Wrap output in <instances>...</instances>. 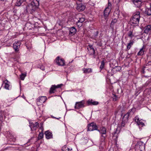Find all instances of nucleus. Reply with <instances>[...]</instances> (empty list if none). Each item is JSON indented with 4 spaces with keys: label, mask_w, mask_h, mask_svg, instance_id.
I'll use <instances>...</instances> for the list:
<instances>
[{
    "label": "nucleus",
    "mask_w": 151,
    "mask_h": 151,
    "mask_svg": "<svg viewBox=\"0 0 151 151\" xmlns=\"http://www.w3.org/2000/svg\"><path fill=\"white\" fill-rule=\"evenodd\" d=\"M39 5V1L37 0H33L30 5H28L27 4H24L22 5L21 7L22 8H23L24 11H26V12H27L30 9L31 10L32 12H33L35 10L36 8H37Z\"/></svg>",
    "instance_id": "f257e3e1"
},
{
    "label": "nucleus",
    "mask_w": 151,
    "mask_h": 151,
    "mask_svg": "<svg viewBox=\"0 0 151 151\" xmlns=\"http://www.w3.org/2000/svg\"><path fill=\"white\" fill-rule=\"evenodd\" d=\"M140 18V12H137L130 19V21L131 24H133L135 26L138 25L139 24Z\"/></svg>",
    "instance_id": "f03ea898"
},
{
    "label": "nucleus",
    "mask_w": 151,
    "mask_h": 151,
    "mask_svg": "<svg viewBox=\"0 0 151 151\" xmlns=\"http://www.w3.org/2000/svg\"><path fill=\"white\" fill-rule=\"evenodd\" d=\"M111 3L109 1L108 5L104 12V16L105 19L106 21L107 20V17L111 9Z\"/></svg>",
    "instance_id": "7ed1b4c3"
},
{
    "label": "nucleus",
    "mask_w": 151,
    "mask_h": 151,
    "mask_svg": "<svg viewBox=\"0 0 151 151\" xmlns=\"http://www.w3.org/2000/svg\"><path fill=\"white\" fill-rule=\"evenodd\" d=\"M145 143L141 141L138 142L135 147V151H142L145 149Z\"/></svg>",
    "instance_id": "20e7f679"
},
{
    "label": "nucleus",
    "mask_w": 151,
    "mask_h": 151,
    "mask_svg": "<svg viewBox=\"0 0 151 151\" xmlns=\"http://www.w3.org/2000/svg\"><path fill=\"white\" fill-rule=\"evenodd\" d=\"M133 109H132L129 110L128 113L124 115L122 120L124 123H126L127 122L128 117L129 115L133 114L134 112L133 111Z\"/></svg>",
    "instance_id": "39448f33"
},
{
    "label": "nucleus",
    "mask_w": 151,
    "mask_h": 151,
    "mask_svg": "<svg viewBox=\"0 0 151 151\" xmlns=\"http://www.w3.org/2000/svg\"><path fill=\"white\" fill-rule=\"evenodd\" d=\"M98 127L94 123H91L88 124L87 131H93L97 130Z\"/></svg>",
    "instance_id": "423d86ee"
},
{
    "label": "nucleus",
    "mask_w": 151,
    "mask_h": 151,
    "mask_svg": "<svg viewBox=\"0 0 151 151\" xmlns=\"http://www.w3.org/2000/svg\"><path fill=\"white\" fill-rule=\"evenodd\" d=\"M85 101L84 100L80 102H76L75 104V108L76 109H79L81 108L85 107Z\"/></svg>",
    "instance_id": "0eeeda50"
},
{
    "label": "nucleus",
    "mask_w": 151,
    "mask_h": 151,
    "mask_svg": "<svg viewBox=\"0 0 151 151\" xmlns=\"http://www.w3.org/2000/svg\"><path fill=\"white\" fill-rule=\"evenodd\" d=\"M97 130L101 134L102 138L103 139H104L106 137V129L104 127H102L100 128V129H98Z\"/></svg>",
    "instance_id": "6e6552de"
},
{
    "label": "nucleus",
    "mask_w": 151,
    "mask_h": 151,
    "mask_svg": "<svg viewBox=\"0 0 151 151\" xmlns=\"http://www.w3.org/2000/svg\"><path fill=\"white\" fill-rule=\"evenodd\" d=\"M57 64L60 66H64L65 65V61L62 58H60L59 56L57 57L55 59Z\"/></svg>",
    "instance_id": "1a4fd4ad"
},
{
    "label": "nucleus",
    "mask_w": 151,
    "mask_h": 151,
    "mask_svg": "<svg viewBox=\"0 0 151 151\" xmlns=\"http://www.w3.org/2000/svg\"><path fill=\"white\" fill-rule=\"evenodd\" d=\"M21 44V42L19 41L15 42L14 43L13 48L16 52L18 53L19 52Z\"/></svg>",
    "instance_id": "9d476101"
},
{
    "label": "nucleus",
    "mask_w": 151,
    "mask_h": 151,
    "mask_svg": "<svg viewBox=\"0 0 151 151\" xmlns=\"http://www.w3.org/2000/svg\"><path fill=\"white\" fill-rule=\"evenodd\" d=\"M142 0H131L135 6L137 8H140L142 5Z\"/></svg>",
    "instance_id": "9b49d317"
},
{
    "label": "nucleus",
    "mask_w": 151,
    "mask_h": 151,
    "mask_svg": "<svg viewBox=\"0 0 151 151\" xmlns=\"http://www.w3.org/2000/svg\"><path fill=\"white\" fill-rule=\"evenodd\" d=\"M30 127L32 131L36 130L38 127V123L37 122L34 123L30 122L29 123Z\"/></svg>",
    "instance_id": "f8f14e48"
},
{
    "label": "nucleus",
    "mask_w": 151,
    "mask_h": 151,
    "mask_svg": "<svg viewBox=\"0 0 151 151\" xmlns=\"http://www.w3.org/2000/svg\"><path fill=\"white\" fill-rule=\"evenodd\" d=\"M135 121L139 127H143L145 126L144 123L143 122V120L142 119L140 120L139 119L137 116H136Z\"/></svg>",
    "instance_id": "ddd939ff"
},
{
    "label": "nucleus",
    "mask_w": 151,
    "mask_h": 151,
    "mask_svg": "<svg viewBox=\"0 0 151 151\" xmlns=\"http://www.w3.org/2000/svg\"><path fill=\"white\" fill-rule=\"evenodd\" d=\"M76 9L79 12L83 11L86 8V6L82 3L77 4Z\"/></svg>",
    "instance_id": "4468645a"
},
{
    "label": "nucleus",
    "mask_w": 151,
    "mask_h": 151,
    "mask_svg": "<svg viewBox=\"0 0 151 151\" xmlns=\"http://www.w3.org/2000/svg\"><path fill=\"white\" fill-rule=\"evenodd\" d=\"M62 85V84H59L57 86L55 85H52L49 91L50 93L52 94L54 93V91L55 90L56 88H60Z\"/></svg>",
    "instance_id": "2eb2a0df"
},
{
    "label": "nucleus",
    "mask_w": 151,
    "mask_h": 151,
    "mask_svg": "<svg viewBox=\"0 0 151 151\" xmlns=\"http://www.w3.org/2000/svg\"><path fill=\"white\" fill-rule=\"evenodd\" d=\"M47 98L46 96H41L37 99V104H40L44 103L46 100Z\"/></svg>",
    "instance_id": "dca6fc26"
},
{
    "label": "nucleus",
    "mask_w": 151,
    "mask_h": 151,
    "mask_svg": "<svg viewBox=\"0 0 151 151\" xmlns=\"http://www.w3.org/2000/svg\"><path fill=\"white\" fill-rule=\"evenodd\" d=\"M87 105H96L99 104V102L98 101H94L93 99H89L87 101Z\"/></svg>",
    "instance_id": "f3484780"
},
{
    "label": "nucleus",
    "mask_w": 151,
    "mask_h": 151,
    "mask_svg": "<svg viewBox=\"0 0 151 151\" xmlns=\"http://www.w3.org/2000/svg\"><path fill=\"white\" fill-rule=\"evenodd\" d=\"M46 138L47 139H50L52 138V133L49 130L46 131L45 132Z\"/></svg>",
    "instance_id": "a211bd4d"
},
{
    "label": "nucleus",
    "mask_w": 151,
    "mask_h": 151,
    "mask_svg": "<svg viewBox=\"0 0 151 151\" xmlns=\"http://www.w3.org/2000/svg\"><path fill=\"white\" fill-rule=\"evenodd\" d=\"M74 19H77V21L78 22H79L82 23L85 20V18L82 17H80L79 14L76 16V17Z\"/></svg>",
    "instance_id": "6ab92c4d"
},
{
    "label": "nucleus",
    "mask_w": 151,
    "mask_h": 151,
    "mask_svg": "<svg viewBox=\"0 0 151 151\" xmlns=\"http://www.w3.org/2000/svg\"><path fill=\"white\" fill-rule=\"evenodd\" d=\"M69 31V35L71 36H72L75 34L76 32V30L75 27H72L70 28Z\"/></svg>",
    "instance_id": "aec40b11"
},
{
    "label": "nucleus",
    "mask_w": 151,
    "mask_h": 151,
    "mask_svg": "<svg viewBox=\"0 0 151 151\" xmlns=\"http://www.w3.org/2000/svg\"><path fill=\"white\" fill-rule=\"evenodd\" d=\"M82 70L83 71V73H91L92 71V70L91 68H83L82 69Z\"/></svg>",
    "instance_id": "412c9836"
},
{
    "label": "nucleus",
    "mask_w": 151,
    "mask_h": 151,
    "mask_svg": "<svg viewBox=\"0 0 151 151\" xmlns=\"http://www.w3.org/2000/svg\"><path fill=\"white\" fill-rule=\"evenodd\" d=\"M145 29L144 31V33L148 34L149 31L151 30V25L149 24L147 25L146 27H145Z\"/></svg>",
    "instance_id": "4be33fe9"
},
{
    "label": "nucleus",
    "mask_w": 151,
    "mask_h": 151,
    "mask_svg": "<svg viewBox=\"0 0 151 151\" xmlns=\"http://www.w3.org/2000/svg\"><path fill=\"white\" fill-rule=\"evenodd\" d=\"M145 13L148 16L151 15V8H147L145 9Z\"/></svg>",
    "instance_id": "5701e85b"
},
{
    "label": "nucleus",
    "mask_w": 151,
    "mask_h": 151,
    "mask_svg": "<svg viewBox=\"0 0 151 151\" xmlns=\"http://www.w3.org/2000/svg\"><path fill=\"white\" fill-rule=\"evenodd\" d=\"M150 67L149 71H151V61H150L147 63L144 66V68L146 69H148V67Z\"/></svg>",
    "instance_id": "b1692460"
},
{
    "label": "nucleus",
    "mask_w": 151,
    "mask_h": 151,
    "mask_svg": "<svg viewBox=\"0 0 151 151\" xmlns=\"http://www.w3.org/2000/svg\"><path fill=\"white\" fill-rule=\"evenodd\" d=\"M134 42L132 40H130L129 42L128 43L127 46V49L129 50L132 46L133 45Z\"/></svg>",
    "instance_id": "393cba45"
},
{
    "label": "nucleus",
    "mask_w": 151,
    "mask_h": 151,
    "mask_svg": "<svg viewBox=\"0 0 151 151\" xmlns=\"http://www.w3.org/2000/svg\"><path fill=\"white\" fill-rule=\"evenodd\" d=\"M4 88L7 89H9V85L8 83H9V81L7 80H6L4 81Z\"/></svg>",
    "instance_id": "a878e982"
},
{
    "label": "nucleus",
    "mask_w": 151,
    "mask_h": 151,
    "mask_svg": "<svg viewBox=\"0 0 151 151\" xmlns=\"http://www.w3.org/2000/svg\"><path fill=\"white\" fill-rule=\"evenodd\" d=\"M118 128H117L115 132L113 133V137H116V138L117 137L118 134L119 132V131L118 129Z\"/></svg>",
    "instance_id": "bb28decb"
},
{
    "label": "nucleus",
    "mask_w": 151,
    "mask_h": 151,
    "mask_svg": "<svg viewBox=\"0 0 151 151\" xmlns=\"http://www.w3.org/2000/svg\"><path fill=\"white\" fill-rule=\"evenodd\" d=\"M144 46H143L142 48H141L139 51L137 53V55H142L144 54V51L143 50Z\"/></svg>",
    "instance_id": "cd10ccee"
},
{
    "label": "nucleus",
    "mask_w": 151,
    "mask_h": 151,
    "mask_svg": "<svg viewBox=\"0 0 151 151\" xmlns=\"http://www.w3.org/2000/svg\"><path fill=\"white\" fill-rule=\"evenodd\" d=\"M121 69V68L120 66H115L112 69V70H113V71H114L115 70L116 71H118L120 70Z\"/></svg>",
    "instance_id": "c85d7f7f"
},
{
    "label": "nucleus",
    "mask_w": 151,
    "mask_h": 151,
    "mask_svg": "<svg viewBox=\"0 0 151 151\" xmlns=\"http://www.w3.org/2000/svg\"><path fill=\"white\" fill-rule=\"evenodd\" d=\"M81 142L83 144H86L88 142V139L87 138H84L81 140Z\"/></svg>",
    "instance_id": "c756f323"
},
{
    "label": "nucleus",
    "mask_w": 151,
    "mask_h": 151,
    "mask_svg": "<svg viewBox=\"0 0 151 151\" xmlns=\"http://www.w3.org/2000/svg\"><path fill=\"white\" fill-rule=\"evenodd\" d=\"M24 1V0H17L16 4V6H20Z\"/></svg>",
    "instance_id": "7c9ffc66"
},
{
    "label": "nucleus",
    "mask_w": 151,
    "mask_h": 151,
    "mask_svg": "<svg viewBox=\"0 0 151 151\" xmlns=\"http://www.w3.org/2000/svg\"><path fill=\"white\" fill-rule=\"evenodd\" d=\"M105 65V63L104 60H103L101 62V65L100 67V70H102L104 68Z\"/></svg>",
    "instance_id": "2f4dec72"
},
{
    "label": "nucleus",
    "mask_w": 151,
    "mask_h": 151,
    "mask_svg": "<svg viewBox=\"0 0 151 151\" xmlns=\"http://www.w3.org/2000/svg\"><path fill=\"white\" fill-rule=\"evenodd\" d=\"M72 149L70 150L66 146L63 147L62 149V151H71Z\"/></svg>",
    "instance_id": "473e14b6"
},
{
    "label": "nucleus",
    "mask_w": 151,
    "mask_h": 151,
    "mask_svg": "<svg viewBox=\"0 0 151 151\" xmlns=\"http://www.w3.org/2000/svg\"><path fill=\"white\" fill-rule=\"evenodd\" d=\"M74 21L75 22H76V24L77 26L78 27H80L82 26V23L80 22H78V21H77V20L75 19H74Z\"/></svg>",
    "instance_id": "72a5a7b5"
},
{
    "label": "nucleus",
    "mask_w": 151,
    "mask_h": 151,
    "mask_svg": "<svg viewBox=\"0 0 151 151\" xmlns=\"http://www.w3.org/2000/svg\"><path fill=\"white\" fill-rule=\"evenodd\" d=\"M89 51V54L90 55H92L93 54H94L95 53V50L94 49H93L91 50H88Z\"/></svg>",
    "instance_id": "f704fd0d"
},
{
    "label": "nucleus",
    "mask_w": 151,
    "mask_h": 151,
    "mask_svg": "<svg viewBox=\"0 0 151 151\" xmlns=\"http://www.w3.org/2000/svg\"><path fill=\"white\" fill-rule=\"evenodd\" d=\"M26 74H24L22 73L21 74L20 76V78L22 80H24L25 77L26 76Z\"/></svg>",
    "instance_id": "c9c22d12"
},
{
    "label": "nucleus",
    "mask_w": 151,
    "mask_h": 151,
    "mask_svg": "<svg viewBox=\"0 0 151 151\" xmlns=\"http://www.w3.org/2000/svg\"><path fill=\"white\" fill-rule=\"evenodd\" d=\"M113 100L114 101H116L118 100L119 99L118 97L115 95L113 94V96L112 97Z\"/></svg>",
    "instance_id": "e433bc0d"
},
{
    "label": "nucleus",
    "mask_w": 151,
    "mask_h": 151,
    "mask_svg": "<svg viewBox=\"0 0 151 151\" xmlns=\"http://www.w3.org/2000/svg\"><path fill=\"white\" fill-rule=\"evenodd\" d=\"M117 22V19H113L111 22V26L113 25L114 24L116 23Z\"/></svg>",
    "instance_id": "4c0bfd02"
},
{
    "label": "nucleus",
    "mask_w": 151,
    "mask_h": 151,
    "mask_svg": "<svg viewBox=\"0 0 151 151\" xmlns=\"http://www.w3.org/2000/svg\"><path fill=\"white\" fill-rule=\"evenodd\" d=\"M133 32L132 31H129L128 33V36L131 37H132L133 36V35H132Z\"/></svg>",
    "instance_id": "58836bf2"
},
{
    "label": "nucleus",
    "mask_w": 151,
    "mask_h": 151,
    "mask_svg": "<svg viewBox=\"0 0 151 151\" xmlns=\"http://www.w3.org/2000/svg\"><path fill=\"white\" fill-rule=\"evenodd\" d=\"M43 132H41L40 133L38 137V139H41L43 138Z\"/></svg>",
    "instance_id": "ea45409f"
},
{
    "label": "nucleus",
    "mask_w": 151,
    "mask_h": 151,
    "mask_svg": "<svg viewBox=\"0 0 151 151\" xmlns=\"http://www.w3.org/2000/svg\"><path fill=\"white\" fill-rule=\"evenodd\" d=\"M87 49L88 50H91L94 48L93 47V46L92 45H89L87 47Z\"/></svg>",
    "instance_id": "a19ab883"
},
{
    "label": "nucleus",
    "mask_w": 151,
    "mask_h": 151,
    "mask_svg": "<svg viewBox=\"0 0 151 151\" xmlns=\"http://www.w3.org/2000/svg\"><path fill=\"white\" fill-rule=\"evenodd\" d=\"M92 1H93V0H90L89 2V3L91 5H92V6H94L95 5L96 2H95V1L94 2V3L93 2L92 3Z\"/></svg>",
    "instance_id": "79ce46f5"
},
{
    "label": "nucleus",
    "mask_w": 151,
    "mask_h": 151,
    "mask_svg": "<svg viewBox=\"0 0 151 151\" xmlns=\"http://www.w3.org/2000/svg\"><path fill=\"white\" fill-rule=\"evenodd\" d=\"M40 68L42 70H45V67L43 65L40 66Z\"/></svg>",
    "instance_id": "37998d69"
},
{
    "label": "nucleus",
    "mask_w": 151,
    "mask_h": 151,
    "mask_svg": "<svg viewBox=\"0 0 151 151\" xmlns=\"http://www.w3.org/2000/svg\"><path fill=\"white\" fill-rule=\"evenodd\" d=\"M98 31H96L95 33L94 34V37L96 38L97 37L98 35Z\"/></svg>",
    "instance_id": "c03bdc74"
},
{
    "label": "nucleus",
    "mask_w": 151,
    "mask_h": 151,
    "mask_svg": "<svg viewBox=\"0 0 151 151\" xmlns=\"http://www.w3.org/2000/svg\"><path fill=\"white\" fill-rule=\"evenodd\" d=\"M126 123H124L122 121V127H124V125Z\"/></svg>",
    "instance_id": "a18cd8bd"
},
{
    "label": "nucleus",
    "mask_w": 151,
    "mask_h": 151,
    "mask_svg": "<svg viewBox=\"0 0 151 151\" xmlns=\"http://www.w3.org/2000/svg\"><path fill=\"white\" fill-rule=\"evenodd\" d=\"M145 70H146V69H145L144 68H143L142 69V73H145V71H144Z\"/></svg>",
    "instance_id": "49530a36"
},
{
    "label": "nucleus",
    "mask_w": 151,
    "mask_h": 151,
    "mask_svg": "<svg viewBox=\"0 0 151 151\" xmlns=\"http://www.w3.org/2000/svg\"><path fill=\"white\" fill-rule=\"evenodd\" d=\"M40 129H41L42 130V132L43 131V127H42V126H41V127L40 128Z\"/></svg>",
    "instance_id": "de8ad7c7"
},
{
    "label": "nucleus",
    "mask_w": 151,
    "mask_h": 151,
    "mask_svg": "<svg viewBox=\"0 0 151 151\" xmlns=\"http://www.w3.org/2000/svg\"><path fill=\"white\" fill-rule=\"evenodd\" d=\"M149 68H150V67H148V69H146V70H148L149 71Z\"/></svg>",
    "instance_id": "09e8293b"
},
{
    "label": "nucleus",
    "mask_w": 151,
    "mask_h": 151,
    "mask_svg": "<svg viewBox=\"0 0 151 151\" xmlns=\"http://www.w3.org/2000/svg\"><path fill=\"white\" fill-rule=\"evenodd\" d=\"M93 56L94 58H95L96 56L95 55V54H93Z\"/></svg>",
    "instance_id": "8fccbe9b"
},
{
    "label": "nucleus",
    "mask_w": 151,
    "mask_h": 151,
    "mask_svg": "<svg viewBox=\"0 0 151 151\" xmlns=\"http://www.w3.org/2000/svg\"><path fill=\"white\" fill-rule=\"evenodd\" d=\"M78 0L80 2H82V1H83L84 0Z\"/></svg>",
    "instance_id": "3c124183"
},
{
    "label": "nucleus",
    "mask_w": 151,
    "mask_h": 151,
    "mask_svg": "<svg viewBox=\"0 0 151 151\" xmlns=\"http://www.w3.org/2000/svg\"><path fill=\"white\" fill-rule=\"evenodd\" d=\"M22 97L23 98H24V99H25L26 98L24 96V95H23Z\"/></svg>",
    "instance_id": "603ef678"
},
{
    "label": "nucleus",
    "mask_w": 151,
    "mask_h": 151,
    "mask_svg": "<svg viewBox=\"0 0 151 151\" xmlns=\"http://www.w3.org/2000/svg\"><path fill=\"white\" fill-rule=\"evenodd\" d=\"M27 47L28 49H30L31 48V47H28L27 46Z\"/></svg>",
    "instance_id": "864d4df0"
},
{
    "label": "nucleus",
    "mask_w": 151,
    "mask_h": 151,
    "mask_svg": "<svg viewBox=\"0 0 151 151\" xmlns=\"http://www.w3.org/2000/svg\"><path fill=\"white\" fill-rule=\"evenodd\" d=\"M1 0V1H6V0Z\"/></svg>",
    "instance_id": "5fc2aeb1"
},
{
    "label": "nucleus",
    "mask_w": 151,
    "mask_h": 151,
    "mask_svg": "<svg viewBox=\"0 0 151 151\" xmlns=\"http://www.w3.org/2000/svg\"><path fill=\"white\" fill-rule=\"evenodd\" d=\"M26 0H24V1H26Z\"/></svg>",
    "instance_id": "6e6d98bb"
}]
</instances>
